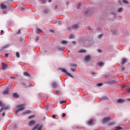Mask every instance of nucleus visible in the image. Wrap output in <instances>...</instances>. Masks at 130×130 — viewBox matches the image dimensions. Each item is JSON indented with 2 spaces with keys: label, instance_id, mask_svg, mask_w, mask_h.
I'll list each match as a JSON object with an SVG mask.
<instances>
[{
  "label": "nucleus",
  "instance_id": "nucleus-1",
  "mask_svg": "<svg viewBox=\"0 0 130 130\" xmlns=\"http://www.w3.org/2000/svg\"><path fill=\"white\" fill-rule=\"evenodd\" d=\"M17 108H18V109L16 111V114H17L18 112H19V111H23V109H25V105L22 104V105H18Z\"/></svg>",
  "mask_w": 130,
  "mask_h": 130
},
{
  "label": "nucleus",
  "instance_id": "nucleus-2",
  "mask_svg": "<svg viewBox=\"0 0 130 130\" xmlns=\"http://www.w3.org/2000/svg\"><path fill=\"white\" fill-rule=\"evenodd\" d=\"M58 70H60L62 73H65V74H67V76H69L71 78H74V76L72 74H71V73H68L66 69L59 68Z\"/></svg>",
  "mask_w": 130,
  "mask_h": 130
},
{
  "label": "nucleus",
  "instance_id": "nucleus-3",
  "mask_svg": "<svg viewBox=\"0 0 130 130\" xmlns=\"http://www.w3.org/2000/svg\"><path fill=\"white\" fill-rule=\"evenodd\" d=\"M42 128V125H40L39 126V124H37L36 126H35L31 130H41V129Z\"/></svg>",
  "mask_w": 130,
  "mask_h": 130
},
{
  "label": "nucleus",
  "instance_id": "nucleus-4",
  "mask_svg": "<svg viewBox=\"0 0 130 130\" xmlns=\"http://www.w3.org/2000/svg\"><path fill=\"white\" fill-rule=\"evenodd\" d=\"M110 120V118L109 117H107L105 118L103 120H102V123H106V122H108Z\"/></svg>",
  "mask_w": 130,
  "mask_h": 130
},
{
  "label": "nucleus",
  "instance_id": "nucleus-5",
  "mask_svg": "<svg viewBox=\"0 0 130 130\" xmlns=\"http://www.w3.org/2000/svg\"><path fill=\"white\" fill-rule=\"evenodd\" d=\"M36 123V121L32 120L28 122V125L29 126H33Z\"/></svg>",
  "mask_w": 130,
  "mask_h": 130
},
{
  "label": "nucleus",
  "instance_id": "nucleus-6",
  "mask_svg": "<svg viewBox=\"0 0 130 130\" xmlns=\"http://www.w3.org/2000/svg\"><path fill=\"white\" fill-rule=\"evenodd\" d=\"M2 70H3L4 71H5V70H6V69H8V66L7 65V64L3 62L2 63Z\"/></svg>",
  "mask_w": 130,
  "mask_h": 130
},
{
  "label": "nucleus",
  "instance_id": "nucleus-7",
  "mask_svg": "<svg viewBox=\"0 0 130 130\" xmlns=\"http://www.w3.org/2000/svg\"><path fill=\"white\" fill-rule=\"evenodd\" d=\"M107 84H109V85H113V84H117V81H116L115 80H113V81L108 82Z\"/></svg>",
  "mask_w": 130,
  "mask_h": 130
},
{
  "label": "nucleus",
  "instance_id": "nucleus-8",
  "mask_svg": "<svg viewBox=\"0 0 130 130\" xmlns=\"http://www.w3.org/2000/svg\"><path fill=\"white\" fill-rule=\"evenodd\" d=\"M90 59L91 56H90V55H87L85 56V57L84 58V60L85 61H89V60H90Z\"/></svg>",
  "mask_w": 130,
  "mask_h": 130
},
{
  "label": "nucleus",
  "instance_id": "nucleus-9",
  "mask_svg": "<svg viewBox=\"0 0 130 130\" xmlns=\"http://www.w3.org/2000/svg\"><path fill=\"white\" fill-rule=\"evenodd\" d=\"M3 95H8L9 94V88H7L6 90L3 92Z\"/></svg>",
  "mask_w": 130,
  "mask_h": 130
},
{
  "label": "nucleus",
  "instance_id": "nucleus-10",
  "mask_svg": "<svg viewBox=\"0 0 130 130\" xmlns=\"http://www.w3.org/2000/svg\"><path fill=\"white\" fill-rule=\"evenodd\" d=\"M123 102H124V100L119 99L117 100V103H123Z\"/></svg>",
  "mask_w": 130,
  "mask_h": 130
},
{
  "label": "nucleus",
  "instance_id": "nucleus-11",
  "mask_svg": "<svg viewBox=\"0 0 130 130\" xmlns=\"http://www.w3.org/2000/svg\"><path fill=\"white\" fill-rule=\"evenodd\" d=\"M52 87L54 88H56V87H57V83H56V82H53L52 84Z\"/></svg>",
  "mask_w": 130,
  "mask_h": 130
},
{
  "label": "nucleus",
  "instance_id": "nucleus-12",
  "mask_svg": "<svg viewBox=\"0 0 130 130\" xmlns=\"http://www.w3.org/2000/svg\"><path fill=\"white\" fill-rule=\"evenodd\" d=\"M13 96L14 98H19V95L18 94V93L16 92L13 94Z\"/></svg>",
  "mask_w": 130,
  "mask_h": 130
},
{
  "label": "nucleus",
  "instance_id": "nucleus-13",
  "mask_svg": "<svg viewBox=\"0 0 130 130\" xmlns=\"http://www.w3.org/2000/svg\"><path fill=\"white\" fill-rule=\"evenodd\" d=\"M29 113H31V111L30 110H27L25 112H23L22 114L23 115H25V114H29Z\"/></svg>",
  "mask_w": 130,
  "mask_h": 130
},
{
  "label": "nucleus",
  "instance_id": "nucleus-14",
  "mask_svg": "<svg viewBox=\"0 0 130 130\" xmlns=\"http://www.w3.org/2000/svg\"><path fill=\"white\" fill-rule=\"evenodd\" d=\"M71 28L72 29H78L79 25H78V24H75Z\"/></svg>",
  "mask_w": 130,
  "mask_h": 130
},
{
  "label": "nucleus",
  "instance_id": "nucleus-15",
  "mask_svg": "<svg viewBox=\"0 0 130 130\" xmlns=\"http://www.w3.org/2000/svg\"><path fill=\"white\" fill-rule=\"evenodd\" d=\"M10 46V45H7L6 46H4V47H2L1 49V50H4V49H5V48H8Z\"/></svg>",
  "mask_w": 130,
  "mask_h": 130
},
{
  "label": "nucleus",
  "instance_id": "nucleus-16",
  "mask_svg": "<svg viewBox=\"0 0 130 130\" xmlns=\"http://www.w3.org/2000/svg\"><path fill=\"white\" fill-rule=\"evenodd\" d=\"M1 9H2L3 10L5 9H7V6L2 4L1 5Z\"/></svg>",
  "mask_w": 130,
  "mask_h": 130
},
{
  "label": "nucleus",
  "instance_id": "nucleus-17",
  "mask_svg": "<svg viewBox=\"0 0 130 130\" xmlns=\"http://www.w3.org/2000/svg\"><path fill=\"white\" fill-rule=\"evenodd\" d=\"M39 32L42 33V30H41L40 28H37L36 32L37 33V34H39Z\"/></svg>",
  "mask_w": 130,
  "mask_h": 130
},
{
  "label": "nucleus",
  "instance_id": "nucleus-18",
  "mask_svg": "<svg viewBox=\"0 0 130 130\" xmlns=\"http://www.w3.org/2000/svg\"><path fill=\"white\" fill-rule=\"evenodd\" d=\"M94 122V120L93 119L90 120L87 122V124H92Z\"/></svg>",
  "mask_w": 130,
  "mask_h": 130
},
{
  "label": "nucleus",
  "instance_id": "nucleus-19",
  "mask_svg": "<svg viewBox=\"0 0 130 130\" xmlns=\"http://www.w3.org/2000/svg\"><path fill=\"white\" fill-rule=\"evenodd\" d=\"M23 75L26 77H30V74H29V73H28L27 72H24Z\"/></svg>",
  "mask_w": 130,
  "mask_h": 130
},
{
  "label": "nucleus",
  "instance_id": "nucleus-20",
  "mask_svg": "<svg viewBox=\"0 0 130 130\" xmlns=\"http://www.w3.org/2000/svg\"><path fill=\"white\" fill-rule=\"evenodd\" d=\"M98 64L100 66V67H103V66H104V63L103 62H99L98 63Z\"/></svg>",
  "mask_w": 130,
  "mask_h": 130
},
{
  "label": "nucleus",
  "instance_id": "nucleus-21",
  "mask_svg": "<svg viewBox=\"0 0 130 130\" xmlns=\"http://www.w3.org/2000/svg\"><path fill=\"white\" fill-rule=\"evenodd\" d=\"M126 62V59L125 58H123L122 59V62H121V64H123L124 63H125Z\"/></svg>",
  "mask_w": 130,
  "mask_h": 130
},
{
  "label": "nucleus",
  "instance_id": "nucleus-22",
  "mask_svg": "<svg viewBox=\"0 0 130 130\" xmlns=\"http://www.w3.org/2000/svg\"><path fill=\"white\" fill-rule=\"evenodd\" d=\"M61 44H68V41H61Z\"/></svg>",
  "mask_w": 130,
  "mask_h": 130
},
{
  "label": "nucleus",
  "instance_id": "nucleus-23",
  "mask_svg": "<svg viewBox=\"0 0 130 130\" xmlns=\"http://www.w3.org/2000/svg\"><path fill=\"white\" fill-rule=\"evenodd\" d=\"M116 129H114V130H121V128H122V127H120V126H117L115 127Z\"/></svg>",
  "mask_w": 130,
  "mask_h": 130
},
{
  "label": "nucleus",
  "instance_id": "nucleus-24",
  "mask_svg": "<svg viewBox=\"0 0 130 130\" xmlns=\"http://www.w3.org/2000/svg\"><path fill=\"white\" fill-rule=\"evenodd\" d=\"M70 67H75V68L77 67V64L74 63H70Z\"/></svg>",
  "mask_w": 130,
  "mask_h": 130
},
{
  "label": "nucleus",
  "instance_id": "nucleus-25",
  "mask_svg": "<svg viewBox=\"0 0 130 130\" xmlns=\"http://www.w3.org/2000/svg\"><path fill=\"white\" fill-rule=\"evenodd\" d=\"M86 50H80V51H78V52H79V53H82V52H86Z\"/></svg>",
  "mask_w": 130,
  "mask_h": 130
},
{
  "label": "nucleus",
  "instance_id": "nucleus-26",
  "mask_svg": "<svg viewBox=\"0 0 130 130\" xmlns=\"http://www.w3.org/2000/svg\"><path fill=\"white\" fill-rule=\"evenodd\" d=\"M81 7V3H78L77 6V9L79 10L80 9V7Z\"/></svg>",
  "mask_w": 130,
  "mask_h": 130
},
{
  "label": "nucleus",
  "instance_id": "nucleus-27",
  "mask_svg": "<svg viewBox=\"0 0 130 130\" xmlns=\"http://www.w3.org/2000/svg\"><path fill=\"white\" fill-rule=\"evenodd\" d=\"M16 57L18 58L20 57V53H19V52H16Z\"/></svg>",
  "mask_w": 130,
  "mask_h": 130
},
{
  "label": "nucleus",
  "instance_id": "nucleus-28",
  "mask_svg": "<svg viewBox=\"0 0 130 130\" xmlns=\"http://www.w3.org/2000/svg\"><path fill=\"white\" fill-rule=\"evenodd\" d=\"M96 86H98V87H101V86H103V83H98L96 84Z\"/></svg>",
  "mask_w": 130,
  "mask_h": 130
},
{
  "label": "nucleus",
  "instance_id": "nucleus-29",
  "mask_svg": "<svg viewBox=\"0 0 130 130\" xmlns=\"http://www.w3.org/2000/svg\"><path fill=\"white\" fill-rule=\"evenodd\" d=\"M122 11V8H120L118 10V12H119V13H120V12Z\"/></svg>",
  "mask_w": 130,
  "mask_h": 130
},
{
  "label": "nucleus",
  "instance_id": "nucleus-30",
  "mask_svg": "<svg viewBox=\"0 0 130 130\" xmlns=\"http://www.w3.org/2000/svg\"><path fill=\"white\" fill-rule=\"evenodd\" d=\"M35 115L30 116L28 117V119H31V118H33V117H35Z\"/></svg>",
  "mask_w": 130,
  "mask_h": 130
},
{
  "label": "nucleus",
  "instance_id": "nucleus-31",
  "mask_svg": "<svg viewBox=\"0 0 130 130\" xmlns=\"http://www.w3.org/2000/svg\"><path fill=\"white\" fill-rule=\"evenodd\" d=\"M113 124H114V122H111L109 123V125H113Z\"/></svg>",
  "mask_w": 130,
  "mask_h": 130
},
{
  "label": "nucleus",
  "instance_id": "nucleus-32",
  "mask_svg": "<svg viewBox=\"0 0 130 130\" xmlns=\"http://www.w3.org/2000/svg\"><path fill=\"white\" fill-rule=\"evenodd\" d=\"M74 38V35H71L70 36V39H73Z\"/></svg>",
  "mask_w": 130,
  "mask_h": 130
},
{
  "label": "nucleus",
  "instance_id": "nucleus-33",
  "mask_svg": "<svg viewBox=\"0 0 130 130\" xmlns=\"http://www.w3.org/2000/svg\"><path fill=\"white\" fill-rule=\"evenodd\" d=\"M8 86L9 87H12V86H13V83H12L11 82L9 83Z\"/></svg>",
  "mask_w": 130,
  "mask_h": 130
},
{
  "label": "nucleus",
  "instance_id": "nucleus-34",
  "mask_svg": "<svg viewBox=\"0 0 130 130\" xmlns=\"http://www.w3.org/2000/svg\"><path fill=\"white\" fill-rule=\"evenodd\" d=\"M57 49L58 50H62V48H61V47H58Z\"/></svg>",
  "mask_w": 130,
  "mask_h": 130
},
{
  "label": "nucleus",
  "instance_id": "nucleus-35",
  "mask_svg": "<svg viewBox=\"0 0 130 130\" xmlns=\"http://www.w3.org/2000/svg\"><path fill=\"white\" fill-rule=\"evenodd\" d=\"M60 104H63V103H66V101H62L60 102Z\"/></svg>",
  "mask_w": 130,
  "mask_h": 130
},
{
  "label": "nucleus",
  "instance_id": "nucleus-36",
  "mask_svg": "<svg viewBox=\"0 0 130 130\" xmlns=\"http://www.w3.org/2000/svg\"><path fill=\"white\" fill-rule=\"evenodd\" d=\"M17 34H21V29L18 30V31L17 32Z\"/></svg>",
  "mask_w": 130,
  "mask_h": 130
},
{
  "label": "nucleus",
  "instance_id": "nucleus-37",
  "mask_svg": "<svg viewBox=\"0 0 130 130\" xmlns=\"http://www.w3.org/2000/svg\"><path fill=\"white\" fill-rule=\"evenodd\" d=\"M4 110H7V109H9V107H3Z\"/></svg>",
  "mask_w": 130,
  "mask_h": 130
},
{
  "label": "nucleus",
  "instance_id": "nucleus-38",
  "mask_svg": "<svg viewBox=\"0 0 130 130\" xmlns=\"http://www.w3.org/2000/svg\"><path fill=\"white\" fill-rule=\"evenodd\" d=\"M123 3H124V4H128V2L126 0H123Z\"/></svg>",
  "mask_w": 130,
  "mask_h": 130
},
{
  "label": "nucleus",
  "instance_id": "nucleus-39",
  "mask_svg": "<svg viewBox=\"0 0 130 130\" xmlns=\"http://www.w3.org/2000/svg\"><path fill=\"white\" fill-rule=\"evenodd\" d=\"M56 94H57L58 95H59V94H60V91H59V90H57Z\"/></svg>",
  "mask_w": 130,
  "mask_h": 130
},
{
  "label": "nucleus",
  "instance_id": "nucleus-40",
  "mask_svg": "<svg viewBox=\"0 0 130 130\" xmlns=\"http://www.w3.org/2000/svg\"><path fill=\"white\" fill-rule=\"evenodd\" d=\"M66 115H67V114L66 113H63L62 115V117H66Z\"/></svg>",
  "mask_w": 130,
  "mask_h": 130
},
{
  "label": "nucleus",
  "instance_id": "nucleus-41",
  "mask_svg": "<svg viewBox=\"0 0 130 130\" xmlns=\"http://www.w3.org/2000/svg\"><path fill=\"white\" fill-rule=\"evenodd\" d=\"M39 41V38H38V37H37L36 38V41Z\"/></svg>",
  "mask_w": 130,
  "mask_h": 130
},
{
  "label": "nucleus",
  "instance_id": "nucleus-42",
  "mask_svg": "<svg viewBox=\"0 0 130 130\" xmlns=\"http://www.w3.org/2000/svg\"><path fill=\"white\" fill-rule=\"evenodd\" d=\"M44 12V13H48V10L47 9H45Z\"/></svg>",
  "mask_w": 130,
  "mask_h": 130
},
{
  "label": "nucleus",
  "instance_id": "nucleus-43",
  "mask_svg": "<svg viewBox=\"0 0 130 130\" xmlns=\"http://www.w3.org/2000/svg\"><path fill=\"white\" fill-rule=\"evenodd\" d=\"M102 36H103V35L101 34V35H100L99 36V38H101V37H102Z\"/></svg>",
  "mask_w": 130,
  "mask_h": 130
},
{
  "label": "nucleus",
  "instance_id": "nucleus-44",
  "mask_svg": "<svg viewBox=\"0 0 130 130\" xmlns=\"http://www.w3.org/2000/svg\"><path fill=\"white\" fill-rule=\"evenodd\" d=\"M8 56H9V54L8 53L5 54V57H8Z\"/></svg>",
  "mask_w": 130,
  "mask_h": 130
},
{
  "label": "nucleus",
  "instance_id": "nucleus-45",
  "mask_svg": "<svg viewBox=\"0 0 130 130\" xmlns=\"http://www.w3.org/2000/svg\"><path fill=\"white\" fill-rule=\"evenodd\" d=\"M122 71H124L125 70V68H124V67H122L121 68Z\"/></svg>",
  "mask_w": 130,
  "mask_h": 130
},
{
  "label": "nucleus",
  "instance_id": "nucleus-46",
  "mask_svg": "<svg viewBox=\"0 0 130 130\" xmlns=\"http://www.w3.org/2000/svg\"><path fill=\"white\" fill-rule=\"evenodd\" d=\"M98 52H102V50H101V49H98Z\"/></svg>",
  "mask_w": 130,
  "mask_h": 130
},
{
  "label": "nucleus",
  "instance_id": "nucleus-47",
  "mask_svg": "<svg viewBox=\"0 0 130 130\" xmlns=\"http://www.w3.org/2000/svg\"><path fill=\"white\" fill-rule=\"evenodd\" d=\"M0 106H1V107L3 106V103H2V102H0Z\"/></svg>",
  "mask_w": 130,
  "mask_h": 130
},
{
  "label": "nucleus",
  "instance_id": "nucleus-48",
  "mask_svg": "<svg viewBox=\"0 0 130 130\" xmlns=\"http://www.w3.org/2000/svg\"><path fill=\"white\" fill-rule=\"evenodd\" d=\"M10 79H13V80H15V79H16V77H10Z\"/></svg>",
  "mask_w": 130,
  "mask_h": 130
},
{
  "label": "nucleus",
  "instance_id": "nucleus-49",
  "mask_svg": "<svg viewBox=\"0 0 130 130\" xmlns=\"http://www.w3.org/2000/svg\"><path fill=\"white\" fill-rule=\"evenodd\" d=\"M52 118H55V115H52Z\"/></svg>",
  "mask_w": 130,
  "mask_h": 130
},
{
  "label": "nucleus",
  "instance_id": "nucleus-50",
  "mask_svg": "<svg viewBox=\"0 0 130 130\" xmlns=\"http://www.w3.org/2000/svg\"><path fill=\"white\" fill-rule=\"evenodd\" d=\"M4 110V108H2L0 110V112H2Z\"/></svg>",
  "mask_w": 130,
  "mask_h": 130
},
{
  "label": "nucleus",
  "instance_id": "nucleus-51",
  "mask_svg": "<svg viewBox=\"0 0 130 130\" xmlns=\"http://www.w3.org/2000/svg\"><path fill=\"white\" fill-rule=\"evenodd\" d=\"M68 30H71L72 28H71V27H70V26H68Z\"/></svg>",
  "mask_w": 130,
  "mask_h": 130
},
{
  "label": "nucleus",
  "instance_id": "nucleus-52",
  "mask_svg": "<svg viewBox=\"0 0 130 130\" xmlns=\"http://www.w3.org/2000/svg\"><path fill=\"white\" fill-rule=\"evenodd\" d=\"M71 71H72V72H75V69L71 68Z\"/></svg>",
  "mask_w": 130,
  "mask_h": 130
},
{
  "label": "nucleus",
  "instance_id": "nucleus-53",
  "mask_svg": "<svg viewBox=\"0 0 130 130\" xmlns=\"http://www.w3.org/2000/svg\"><path fill=\"white\" fill-rule=\"evenodd\" d=\"M5 113H3L2 114V116H5Z\"/></svg>",
  "mask_w": 130,
  "mask_h": 130
},
{
  "label": "nucleus",
  "instance_id": "nucleus-54",
  "mask_svg": "<svg viewBox=\"0 0 130 130\" xmlns=\"http://www.w3.org/2000/svg\"><path fill=\"white\" fill-rule=\"evenodd\" d=\"M66 5H67V6H69V2H67V3H66Z\"/></svg>",
  "mask_w": 130,
  "mask_h": 130
},
{
  "label": "nucleus",
  "instance_id": "nucleus-55",
  "mask_svg": "<svg viewBox=\"0 0 130 130\" xmlns=\"http://www.w3.org/2000/svg\"><path fill=\"white\" fill-rule=\"evenodd\" d=\"M55 9H57V5H56V6H55Z\"/></svg>",
  "mask_w": 130,
  "mask_h": 130
},
{
  "label": "nucleus",
  "instance_id": "nucleus-56",
  "mask_svg": "<svg viewBox=\"0 0 130 130\" xmlns=\"http://www.w3.org/2000/svg\"><path fill=\"white\" fill-rule=\"evenodd\" d=\"M16 127H17V125H15L14 128H16Z\"/></svg>",
  "mask_w": 130,
  "mask_h": 130
},
{
  "label": "nucleus",
  "instance_id": "nucleus-57",
  "mask_svg": "<svg viewBox=\"0 0 130 130\" xmlns=\"http://www.w3.org/2000/svg\"><path fill=\"white\" fill-rule=\"evenodd\" d=\"M46 1V0H44V1H42L43 4H44V2H45Z\"/></svg>",
  "mask_w": 130,
  "mask_h": 130
},
{
  "label": "nucleus",
  "instance_id": "nucleus-58",
  "mask_svg": "<svg viewBox=\"0 0 130 130\" xmlns=\"http://www.w3.org/2000/svg\"><path fill=\"white\" fill-rule=\"evenodd\" d=\"M50 32H53V30H50Z\"/></svg>",
  "mask_w": 130,
  "mask_h": 130
},
{
  "label": "nucleus",
  "instance_id": "nucleus-59",
  "mask_svg": "<svg viewBox=\"0 0 130 130\" xmlns=\"http://www.w3.org/2000/svg\"><path fill=\"white\" fill-rule=\"evenodd\" d=\"M3 32H4V30H2L1 32L3 33Z\"/></svg>",
  "mask_w": 130,
  "mask_h": 130
},
{
  "label": "nucleus",
  "instance_id": "nucleus-60",
  "mask_svg": "<svg viewBox=\"0 0 130 130\" xmlns=\"http://www.w3.org/2000/svg\"><path fill=\"white\" fill-rule=\"evenodd\" d=\"M92 75H95L94 73H91Z\"/></svg>",
  "mask_w": 130,
  "mask_h": 130
},
{
  "label": "nucleus",
  "instance_id": "nucleus-61",
  "mask_svg": "<svg viewBox=\"0 0 130 130\" xmlns=\"http://www.w3.org/2000/svg\"><path fill=\"white\" fill-rule=\"evenodd\" d=\"M120 3L121 2L120 1H118V3L120 5Z\"/></svg>",
  "mask_w": 130,
  "mask_h": 130
},
{
  "label": "nucleus",
  "instance_id": "nucleus-62",
  "mask_svg": "<svg viewBox=\"0 0 130 130\" xmlns=\"http://www.w3.org/2000/svg\"><path fill=\"white\" fill-rule=\"evenodd\" d=\"M73 44H75L76 43V42H73Z\"/></svg>",
  "mask_w": 130,
  "mask_h": 130
},
{
  "label": "nucleus",
  "instance_id": "nucleus-63",
  "mask_svg": "<svg viewBox=\"0 0 130 130\" xmlns=\"http://www.w3.org/2000/svg\"><path fill=\"white\" fill-rule=\"evenodd\" d=\"M127 100L128 101H130V99H128Z\"/></svg>",
  "mask_w": 130,
  "mask_h": 130
},
{
  "label": "nucleus",
  "instance_id": "nucleus-64",
  "mask_svg": "<svg viewBox=\"0 0 130 130\" xmlns=\"http://www.w3.org/2000/svg\"><path fill=\"white\" fill-rule=\"evenodd\" d=\"M49 3H51V1L50 0L49 1Z\"/></svg>",
  "mask_w": 130,
  "mask_h": 130
}]
</instances>
